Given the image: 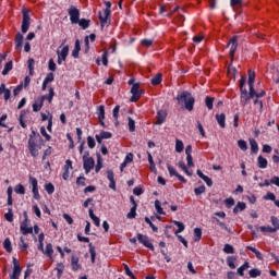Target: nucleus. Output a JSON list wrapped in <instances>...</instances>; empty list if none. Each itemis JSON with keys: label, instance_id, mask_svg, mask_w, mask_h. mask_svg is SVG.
Masks as SVG:
<instances>
[{"label": "nucleus", "instance_id": "3", "mask_svg": "<svg viewBox=\"0 0 279 279\" xmlns=\"http://www.w3.org/2000/svg\"><path fill=\"white\" fill-rule=\"evenodd\" d=\"M105 5H106V9L104 10V13H101V11H99L98 13V19L100 21L101 27H104V25H110V14H111L112 3L110 1H105Z\"/></svg>", "mask_w": 279, "mask_h": 279}, {"label": "nucleus", "instance_id": "34", "mask_svg": "<svg viewBox=\"0 0 279 279\" xmlns=\"http://www.w3.org/2000/svg\"><path fill=\"white\" fill-rule=\"evenodd\" d=\"M56 270H57V278H62V275L64 274V264L58 263L56 266Z\"/></svg>", "mask_w": 279, "mask_h": 279}, {"label": "nucleus", "instance_id": "56", "mask_svg": "<svg viewBox=\"0 0 279 279\" xmlns=\"http://www.w3.org/2000/svg\"><path fill=\"white\" fill-rule=\"evenodd\" d=\"M27 64H28L29 75H34V64H36V61L34 59H28Z\"/></svg>", "mask_w": 279, "mask_h": 279}, {"label": "nucleus", "instance_id": "21", "mask_svg": "<svg viewBox=\"0 0 279 279\" xmlns=\"http://www.w3.org/2000/svg\"><path fill=\"white\" fill-rule=\"evenodd\" d=\"M216 121L220 128L225 129L226 128V113H217Z\"/></svg>", "mask_w": 279, "mask_h": 279}, {"label": "nucleus", "instance_id": "39", "mask_svg": "<svg viewBox=\"0 0 279 279\" xmlns=\"http://www.w3.org/2000/svg\"><path fill=\"white\" fill-rule=\"evenodd\" d=\"M3 247L5 248V252L11 254L12 252V241H10V238H7L3 242Z\"/></svg>", "mask_w": 279, "mask_h": 279}, {"label": "nucleus", "instance_id": "54", "mask_svg": "<svg viewBox=\"0 0 279 279\" xmlns=\"http://www.w3.org/2000/svg\"><path fill=\"white\" fill-rule=\"evenodd\" d=\"M238 147H240L242 151H247V142H245L244 140H239Z\"/></svg>", "mask_w": 279, "mask_h": 279}, {"label": "nucleus", "instance_id": "59", "mask_svg": "<svg viewBox=\"0 0 279 279\" xmlns=\"http://www.w3.org/2000/svg\"><path fill=\"white\" fill-rule=\"evenodd\" d=\"M136 208L137 207H131L129 214L126 215L128 219H136Z\"/></svg>", "mask_w": 279, "mask_h": 279}, {"label": "nucleus", "instance_id": "48", "mask_svg": "<svg viewBox=\"0 0 279 279\" xmlns=\"http://www.w3.org/2000/svg\"><path fill=\"white\" fill-rule=\"evenodd\" d=\"M15 193L17 195H25V186L21 183H19L15 189H14Z\"/></svg>", "mask_w": 279, "mask_h": 279}, {"label": "nucleus", "instance_id": "49", "mask_svg": "<svg viewBox=\"0 0 279 279\" xmlns=\"http://www.w3.org/2000/svg\"><path fill=\"white\" fill-rule=\"evenodd\" d=\"M4 219H7L9 223H12V221H14V214L12 213V208H9L8 213L4 214Z\"/></svg>", "mask_w": 279, "mask_h": 279}, {"label": "nucleus", "instance_id": "13", "mask_svg": "<svg viewBox=\"0 0 279 279\" xmlns=\"http://www.w3.org/2000/svg\"><path fill=\"white\" fill-rule=\"evenodd\" d=\"M167 169H168V171H169V173H170V175H171V178H173V175L175 177V178H178V180L180 181V182H182L183 184H186V179L182 175V174H180V173H178V171L175 170V168H173L171 165H167Z\"/></svg>", "mask_w": 279, "mask_h": 279}, {"label": "nucleus", "instance_id": "9", "mask_svg": "<svg viewBox=\"0 0 279 279\" xmlns=\"http://www.w3.org/2000/svg\"><path fill=\"white\" fill-rule=\"evenodd\" d=\"M68 14L72 25H77V23H80V10L77 8L71 5L68 10Z\"/></svg>", "mask_w": 279, "mask_h": 279}, {"label": "nucleus", "instance_id": "47", "mask_svg": "<svg viewBox=\"0 0 279 279\" xmlns=\"http://www.w3.org/2000/svg\"><path fill=\"white\" fill-rule=\"evenodd\" d=\"M270 221L274 226L272 229L276 230V232H278V230H279V219H278V217L271 216Z\"/></svg>", "mask_w": 279, "mask_h": 279}, {"label": "nucleus", "instance_id": "14", "mask_svg": "<svg viewBox=\"0 0 279 279\" xmlns=\"http://www.w3.org/2000/svg\"><path fill=\"white\" fill-rule=\"evenodd\" d=\"M83 169L85 170V173H90V170L95 169V159L93 157L89 159H84Z\"/></svg>", "mask_w": 279, "mask_h": 279}, {"label": "nucleus", "instance_id": "31", "mask_svg": "<svg viewBox=\"0 0 279 279\" xmlns=\"http://www.w3.org/2000/svg\"><path fill=\"white\" fill-rule=\"evenodd\" d=\"M150 83L153 86H158L159 84L162 83V74L158 73L157 75H155L151 80Z\"/></svg>", "mask_w": 279, "mask_h": 279}, {"label": "nucleus", "instance_id": "22", "mask_svg": "<svg viewBox=\"0 0 279 279\" xmlns=\"http://www.w3.org/2000/svg\"><path fill=\"white\" fill-rule=\"evenodd\" d=\"M80 51H82V46L80 45V39H76L72 50V58H80Z\"/></svg>", "mask_w": 279, "mask_h": 279}, {"label": "nucleus", "instance_id": "23", "mask_svg": "<svg viewBox=\"0 0 279 279\" xmlns=\"http://www.w3.org/2000/svg\"><path fill=\"white\" fill-rule=\"evenodd\" d=\"M43 254H45L50 259L53 258V245L51 243H48Z\"/></svg>", "mask_w": 279, "mask_h": 279}, {"label": "nucleus", "instance_id": "10", "mask_svg": "<svg viewBox=\"0 0 279 279\" xmlns=\"http://www.w3.org/2000/svg\"><path fill=\"white\" fill-rule=\"evenodd\" d=\"M140 88H141V83H134L131 88L132 97L130 98V101H132L133 104H136V101L141 99V95H143V92L138 90Z\"/></svg>", "mask_w": 279, "mask_h": 279}, {"label": "nucleus", "instance_id": "52", "mask_svg": "<svg viewBox=\"0 0 279 279\" xmlns=\"http://www.w3.org/2000/svg\"><path fill=\"white\" fill-rule=\"evenodd\" d=\"M194 241H202V230L199 228L194 229Z\"/></svg>", "mask_w": 279, "mask_h": 279}, {"label": "nucleus", "instance_id": "50", "mask_svg": "<svg viewBox=\"0 0 279 279\" xmlns=\"http://www.w3.org/2000/svg\"><path fill=\"white\" fill-rule=\"evenodd\" d=\"M129 131L130 132H136V122L134 121V119H132V117H129Z\"/></svg>", "mask_w": 279, "mask_h": 279}, {"label": "nucleus", "instance_id": "26", "mask_svg": "<svg viewBox=\"0 0 279 279\" xmlns=\"http://www.w3.org/2000/svg\"><path fill=\"white\" fill-rule=\"evenodd\" d=\"M267 165H268L267 159L259 155L257 158V167L259 169H267Z\"/></svg>", "mask_w": 279, "mask_h": 279}, {"label": "nucleus", "instance_id": "4", "mask_svg": "<svg viewBox=\"0 0 279 279\" xmlns=\"http://www.w3.org/2000/svg\"><path fill=\"white\" fill-rule=\"evenodd\" d=\"M22 14H23L22 34H27V32H29V25H31V21H32V17L29 16V10H27L26 8H23Z\"/></svg>", "mask_w": 279, "mask_h": 279}, {"label": "nucleus", "instance_id": "29", "mask_svg": "<svg viewBox=\"0 0 279 279\" xmlns=\"http://www.w3.org/2000/svg\"><path fill=\"white\" fill-rule=\"evenodd\" d=\"M43 106H45V104L41 102L40 98H38V99L33 104V112H40V110H43Z\"/></svg>", "mask_w": 279, "mask_h": 279}, {"label": "nucleus", "instance_id": "15", "mask_svg": "<svg viewBox=\"0 0 279 279\" xmlns=\"http://www.w3.org/2000/svg\"><path fill=\"white\" fill-rule=\"evenodd\" d=\"M107 180H109V189L117 191V181L114 180V172L112 170L107 171Z\"/></svg>", "mask_w": 279, "mask_h": 279}, {"label": "nucleus", "instance_id": "19", "mask_svg": "<svg viewBox=\"0 0 279 279\" xmlns=\"http://www.w3.org/2000/svg\"><path fill=\"white\" fill-rule=\"evenodd\" d=\"M245 208H247V204H245V202H238V204L233 208V214L239 215V213H243Z\"/></svg>", "mask_w": 279, "mask_h": 279}, {"label": "nucleus", "instance_id": "42", "mask_svg": "<svg viewBox=\"0 0 279 279\" xmlns=\"http://www.w3.org/2000/svg\"><path fill=\"white\" fill-rule=\"evenodd\" d=\"M257 230H260V232H268L269 234H274V232H276V229H274L272 227H257Z\"/></svg>", "mask_w": 279, "mask_h": 279}, {"label": "nucleus", "instance_id": "44", "mask_svg": "<svg viewBox=\"0 0 279 279\" xmlns=\"http://www.w3.org/2000/svg\"><path fill=\"white\" fill-rule=\"evenodd\" d=\"M119 110H121V106L117 105L113 108V119L116 121V125H119Z\"/></svg>", "mask_w": 279, "mask_h": 279}, {"label": "nucleus", "instance_id": "40", "mask_svg": "<svg viewBox=\"0 0 279 279\" xmlns=\"http://www.w3.org/2000/svg\"><path fill=\"white\" fill-rule=\"evenodd\" d=\"M214 104H215V98L208 97V96L205 98V105L208 108V110H213Z\"/></svg>", "mask_w": 279, "mask_h": 279}, {"label": "nucleus", "instance_id": "64", "mask_svg": "<svg viewBox=\"0 0 279 279\" xmlns=\"http://www.w3.org/2000/svg\"><path fill=\"white\" fill-rule=\"evenodd\" d=\"M48 69H49V71H52V73L56 72V70L58 69L53 59H50L48 61Z\"/></svg>", "mask_w": 279, "mask_h": 279}, {"label": "nucleus", "instance_id": "57", "mask_svg": "<svg viewBox=\"0 0 279 279\" xmlns=\"http://www.w3.org/2000/svg\"><path fill=\"white\" fill-rule=\"evenodd\" d=\"M174 226L178 227V230L174 232V234H180V232H184V223L180 221H174Z\"/></svg>", "mask_w": 279, "mask_h": 279}, {"label": "nucleus", "instance_id": "32", "mask_svg": "<svg viewBox=\"0 0 279 279\" xmlns=\"http://www.w3.org/2000/svg\"><path fill=\"white\" fill-rule=\"evenodd\" d=\"M250 145L252 154H258V142L254 138H250Z\"/></svg>", "mask_w": 279, "mask_h": 279}, {"label": "nucleus", "instance_id": "8", "mask_svg": "<svg viewBox=\"0 0 279 279\" xmlns=\"http://www.w3.org/2000/svg\"><path fill=\"white\" fill-rule=\"evenodd\" d=\"M38 149H40V146L36 143V140L34 138V135H29L28 138V151L33 158H36L38 156Z\"/></svg>", "mask_w": 279, "mask_h": 279}, {"label": "nucleus", "instance_id": "18", "mask_svg": "<svg viewBox=\"0 0 279 279\" xmlns=\"http://www.w3.org/2000/svg\"><path fill=\"white\" fill-rule=\"evenodd\" d=\"M71 267H72V270L74 271H80V269H82V265H80V257L72 255Z\"/></svg>", "mask_w": 279, "mask_h": 279}, {"label": "nucleus", "instance_id": "55", "mask_svg": "<svg viewBox=\"0 0 279 279\" xmlns=\"http://www.w3.org/2000/svg\"><path fill=\"white\" fill-rule=\"evenodd\" d=\"M25 114H26L25 110H22L21 114L19 117L20 125H21V128H24V129L27 128V124L25 123V120H23Z\"/></svg>", "mask_w": 279, "mask_h": 279}, {"label": "nucleus", "instance_id": "24", "mask_svg": "<svg viewBox=\"0 0 279 279\" xmlns=\"http://www.w3.org/2000/svg\"><path fill=\"white\" fill-rule=\"evenodd\" d=\"M23 34L17 33L15 36V49H23Z\"/></svg>", "mask_w": 279, "mask_h": 279}, {"label": "nucleus", "instance_id": "33", "mask_svg": "<svg viewBox=\"0 0 279 279\" xmlns=\"http://www.w3.org/2000/svg\"><path fill=\"white\" fill-rule=\"evenodd\" d=\"M250 269V262H245L242 266L238 268V274L243 277L245 276V270Z\"/></svg>", "mask_w": 279, "mask_h": 279}, {"label": "nucleus", "instance_id": "43", "mask_svg": "<svg viewBox=\"0 0 279 279\" xmlns=\"http://www.w3.org/2000/svg\"><path fill=\"white\" fill-rule=\"evenodd\" d=\"M12 69H13L12 61L7 62L3 71H2V75H8L10 73V71H12Z\"/></svg>", "mask_w": 279, "mask_h": 279}, {"label": "nucleus", "instance_id": "41", "mask_svg": "<svg viewBox=\"0 0 279 279\" xmlns=\"http://www.w3.org/2000/svg\"><path fill=\"white\" fill-rule=\"evenodd\" d=\"M234 260H236V257L229 256L227 257V265L230 267V269H236V265H234Z\"/></svg>", "mask_w": 279, "mask_h": 279}, {"label": "nucleus", "instance_id": "25", "mask_svg": "<svg viewBox=\"0 0 279 279\" xmlns=\"http://www.w3.org/2000/svg\"><path fill=\"white\" fill-rule=\"evenodd\" d=\"M76 25H80L82 29H88L90 27V20L80 19Z\"/></svg>", "mask_w": 279, "mask_h": 279}, {"label": "nucleus", "instance_id": "7", "mask_svg": "<svg viewBox=\"0 0 279 279\" xmlns=\"http://www.w3.org/2000/svg\"><path fill=\"white\" fill-rule=\"evenodd\" d=\"M227 47H230L229 56L231 61L234 60V53H236V49H239V36H233L227 44Z\"/></svg>", "mask_w": 279, "mask_h": 279}, {"label": "nucleus", "instance_id": "51", "mask_svg": "<svg viewBox=\"0 0 279 279\" xmlns=\"http://www.w3.org/2000/svg\"><path fill=\"white\" fill-rule=\"evenodd\" d=\"M264 199L267 202V201H270V202H274V204L278 201L276 199V194H274L272 192H268L265 196H264Z\"/></svg>", "mask_w": 279, "mask_h": 279}, {"label": "nucleus", "instance_id": "38", "mask_svg": "<svg viewBox=\"0 0 279 279\" xmlns=\"http://www.w3.org/2000/svg\"><path fill=\"white\" fill-rule=\"evenodd\" d=\"M263 271H260V269L258 268H253L248 271L250 278H258L259 276H262Z\"/></svg>", "mask_w": 279, "mask_h": 279}, {"label": "nucleus", "instance_id": "35", "mask_svg": "<svg viewBox=\"0 0 279 279\" xmlns=\"http://www.w3.org/2000/svg\"><path fill=\"white\" fill-rule=\"evenodd\" d=\"M89 254H90L92 264L95 265V258H97V252L95 251V245H93V243H89Z\"/></svg>", "mask_w": 279, "mask_h": 279}, {"label": "nucleus", "instance_id": "11", "mask_svg": "<svg viewBox=\"0 0 279 279\" xmlns=\"http://www.w3.org/2000/svg\"><path fill=\"white\" fill-rule=\"evenodd\" d=\"M137 241L144 245V247H147L148 250H150V252H154V250H156L154 247V244L151 243V240H149V236L144 235L142 233H137Z\"/></svg>", "mask_w": 279, "mask_h": 279}, {"label": "nucleus", "instance_id": "53", "mask_svg": "<svg viewBox=\"0 0 279 279\" xmlns=\"http://www.w3.org/2000/svg\"><path fill=\"white\" fill-rule=\"evenodd\" d=\"M102 162H101V155L97 154V165L95 167L96 173H99L101 171Z\"/></svg>", "mask_w": 279, "mask_h": 279}, {"label": "nucleus", "instance_id": "12", "mask_svg": "<svg viewBox=\"0 0 279 279\" xmlns=\"http://www.w3.org/2000/svg\"><path fill=\"white\" fill-rule=\"evenodd\" d=\"M28 182L33 189L32 191L34 199H40V193L38 192V179H36L35 177H29Z\"/></svg>", "mask_w": 279, "mask_h": 279}, {"label": "nucleus", "instance_id": "30", "mask_svg": "<svg viewBox=\"0 0 279 279\" xmlns=\"http://www.w3.org/2000/svg\"><path fill=\"white\" fill-rule=\"evenodd\" d=\"M44 189L48 195H53V193H56V186L51 182L45 183Z\"/></svg>", "mask_w": 279, "mask_h": 279}, {"label": "nucleus", "instance_id": "17", "mask_svg": "<svg viewBox=\"0 0 279 279\" xmlns=\"http://www.w3.org/2000/svg\"><path fill=\"white\" fill-rule=\"evenodd\" d=\"M166 120H167V111L160 110L157 112V121L155 122V125H162Z\"/></svg>", "mask_w": 279, "mask_h": 279}, {"label": "nucleus", "instance_id": "6", "mask_svg": "<svg viewBox=\"0 0 279 279\" xmlns=\"http://www.w3.org/2000/svg\"><path fill=\"white\" fill-rule=\"evenodd\" d=\"M245 82H247V78L245 76H241L240 78V104L243 106L245 99L247 98V95H250V92H247V88H245Z\"/></svg>", "mask_w": 279, "mask_h": 279}, {"label": "nucleus", "instance_id": "37", "mask_svg": "<svg viewBox=\"0 0 279 279\" xmlns=\"http://www.w3.org/2000/svg\"><path fill=\"white\" fill-rule=\"evenodd\" d=\"M175 151L177 154H182V151H184V143L181 140L175 141Z\"/></svg>", "mask_w": 279, "mask_h": 279}, {"label": "nucleus", "instance_id": "2", "mask_svg": "<svg viewBox=\"0 0 279 279\" xmlns=\"http://www.w3.org/2000/svg\"><path fill=\"white\" fill-rule=\"evenodd\" d=\"M175 100L179 106L185 108L189 112H193V108H195V97L189 90L181 92L177 95Z\"/></svg>", "mask_w": 279, "mask_h": 279}, {"label": "nucleus", "instance_id": "16", "mask_svg": "<svg viewBox=\"0 0 279 279\" xmlns=\"http://www.w3.org/2000/svg\"><path fill=\"white\" fill-rule=\"evenodd\" d=\"M53 97H56V92L53 90V87H49V94L39 97V99L43 104H45V100H47L48 104H51L53 101Z\"/></svg>", "mask_w": 279, "mask_h": 279}, {"label": "nucleus", "instance_id": "62", "mask_svg": "<svg viewBox=\"0 0 279 279\" xmlns=\"http://www.w3.org/2000/svg\"><path fill=\"white\" fill-rule=\"evenodd\" d=\"M155 208H156L158 215H165V210L162 209V206L160 205V201H155Z\"/></svg>", "mask_w": 279, "mask_h": 279}, {"label": "nucleus", "instance_id": "63", "mask_svg": "<svg viewBox=\"0 0 279 279\" xmlns=\"http://www.w3.org/2000/svg\"><path fill=\"white\" fill-rule=\"evenodd\" d=\"M194 193H195V195H202V194L206 193V186L201 185V186L194 189Z\"/></svg>", "mask_w": 279, "mask_h": 279}, {"label": "nucleus", "instance_id": "60", "mask_svg": "<svg viewBox=\"0 0 279 279\" xmlns=\"http://www.w3.org/2000/svg\"><path fill=\"white\" fill-rule=\"evenodd\" d=\"M87 145L89 149H95V146L97 145V143L95 142V138L93 136L87 137Z\"/></svg>", "mask_w": 279, "mask_h": 279}, {"label": "nucleus", "instance_id": "5", "mask_svg": "<svg viewBox=\"0 0 279 279\" xmlns=\"http://www.w3.org/2000/svg\"><path fill=\"white\" fill-rule=\"evenodd\" d=\"M23 217H24V220L20 226V230H21L22 234H24V235L33 234L34 228L27 227V226H29V217L27 216V211H23Z\"/></svg>", "mask_w": 279, "mask_h": 279}, {"label": "nucleus", "instance_id": "1", "mask_svg": "<svg viewBox=\"0 0 279 279\" xmlns=\"http://www.w3.org/2000/svg\"><path fill=\"white\" fill-rule=\"evenodd\" d=\"M256 81V73L252 70H248V95L246 96L244 102L242 104L243 108H245V106H247L250 104V101L252 99H254V97H256L257 99H260V97H265V95H267V93L265 90H262L259 93H256V89H254V82Z\"/></svg>", "mask_w": 279, "mask_h": 279}, {"label": "nucleus", "instance_id": "28", "mask_svg": "<svg viewBox=\"0 0 279 279\" xmlns=\"http://www.w3.org/2000/svg\"><path fill=\"white\" fill-rule=\"evenodd\" d=\"M246 250H250V252H253V254H255L258 260H263V253H260V251H258L256 247L247 245Z\"/></svg>", "mask_w": 279, "mask_h": 279}, {"label": "nucleus", "instance_id": "61", "mask_svg": "<svg viewBox=\"0 0 279 279\" xmlns=\"http://www.w3.org/2000/svg\"><path fill=\"white\" fill-rule=\"evenodd\" d=\"M124 271L129 276V278L136 279V276H134V272H132L128 264H124Z\"/></svg>", "mask_w": 279, "mask_h": 279}, {"label": "nucleus", "instance_id": "20", "mask_svg": "<svg viewBox=\"0 0 279 279\" xmlns=\"http://www.w3.org/2000/svg\"><path fill=\"white\" fill-rule=\"evenodd\" d=\"M57 56L61 60H66V58L69 57V45L64 46L61 51L58 50Z\"/></svg>", "mask_w": 279, "mask_h": 279}, {"label": "nucleus", "instance_id": "46", "mask_svg": "<svg viewBox=\"0 0 279 279\" xmlns=\"http://www.w3.org/2000/svg\"><path fill=\"white\" fill-rule=\"evenodd\" d=\"M222 252H225V254H234V246H232V244H225Z\"/></svg>", "mask_w": 279, "mask_h": 279}, {"label": "nucleus", "instance_id": "27", "mask_svg": "<svg viewBox=\"0 0 279 279\" xmlns=\"http://www.w3.org/2000/svg\"><path fill=\"white\" fill-rule=\"evenodd\" d=\"M23 268L21 266H13V274L10 276L11 279H19L21 277Z\"/></svg>", "mask_w": 279, "mask_h": 279}, {"label": "nucleus", "instance_id": "36", "mask_svg": "<svg viewBox=\"0 0 279 279\" xmlns=\"http://www.w3.org/2000/svg\"><path fill=\"white\" fill-rule=\"evenodd\" d=\"M98 119L99 121H104V119H106V107L104 105L98 107Z\"/></svg>", "mask_w": 279, "mask_h": 279}, {"label": "nucleus", "instance_id": "58", "mask_svg": "<svg viewBox=\"0 0 279 279\" xmlns=\"http://www.w3.org/2000/svg\"><path fill=\"white\" fill-rule=\"evenodd\" d=\"M145 222L148 223L149 228H151L153 232H158V227L151 222V219L149 217H145Z\"/></svg>", "mask_w": 279, "mask_h": 279}, {"label": "nucleus", "instance_id": "45", "mask_svg": "<svg viewBox=\"0 0 279 279\" xmlns=\"http://www.w3.org/2000/svg\"><path fill=\"white\" fill-rule=\"evenodd\" d=\"M19 247L22 252H25L29 247V245H27V243H25V238H23V236L20 238Z\"/></svg>", "mask_w": 279, "mask_h": 279}]
</instances>
